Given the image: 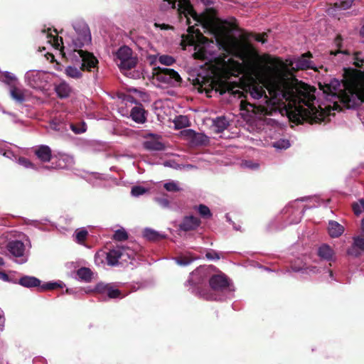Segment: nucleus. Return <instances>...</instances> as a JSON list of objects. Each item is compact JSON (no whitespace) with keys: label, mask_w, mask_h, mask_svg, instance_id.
Segmentation results:
<instances>
[{"label":"nucleus","mask_w":364,"mask_h":364,"mask_svg":"<svg viewBox=\"0 0 364 364\" xmlns=\"http://www.w3.org/2000/svg\"><path fill=\"white\" fill-rule=\"evenodd\" d=\"M341 41L340 36L336 37V48L330 51L331 58H335L333 62L340 63L351 58L353 64L360 70H346L342 83L333 78L323 85L319 84L327 104H319L314 95L315 89L299 82L282 60H270L268 63L272 67L262 70L259 55L252 46H247L248 56L245 60V69L260 78L259 82L253 79L249 87L250 94L254 99H262L264 105H255L242 100L240 109L251 110L255 114L264 117L265 129L269 130L270 138L274 139L270 145L276 150L287 149L291 143L286 138L277 139L276 135L283 132V125L278 118L267 116L286 115L297 124L304 122L313 124L326 121L331 115V111L341 109V105L348 109L355 108L360 105L364 107V55L356 53L350 56V52L343 48Z\"/></svg>","instance_id":"1"},{"label":"nucleus","mask_w":364,"mask_h":364,"mask_svg":"<svg viewBox=\"0 0 364 364\" xmlns=\"http://www.w3.org/2000/svg\"><path fill=\"white\" fill-rule=\"evenodd\" d=\"M177 9L182 23L188 26L187 31L191 36V43L194 44L193 56L195 58L207 61L210 63L214 78L207 82H202L200 92L205 91L208 96L215 90L223 95L232 90L228 82L220 77L232 75L234 72H241L245 69L239 62L235 61L228 56L221 57L215 52V47L221 46L224 50L229 51L227 45H223L218 39L222 33V22L216 15L213 9H206L204 12L198 14L193 9L188 0H178L176 4L173 0H163L160 9L166 11Z\"/></svg>","instance_id":"2"},{"label":"nucleus","mask_w":364,"mask_h":364,"mask_svg":"<svg viewBox=\"0 0 364 364\" xmlns=\"http://www.w3.org/2000/svg\"><path fill=\"white\" fill-rule=\"evenodd\" d=\"M75 33L70 37V42L68 46H64L62 38H58L50 31H43L41 38L46 41L52 48L59 50L63 55L71 61H79L81 58L88 63V66H96L98 60L90 52L81 48L91 43L92 36L88 25L81 19L75 20L73 23Z\"/></svg>","instance_id":"3"},{"label":"nucleus","mask_w":364,"mask_h":364,"mask_svg":"<svg viewBox=\"0 0 364 364\" xmlns=\"http://www.w3.org/2000/svg\"><path fill=\"white\" fill-rule=\"evenodd\" d=\"M210 277V267H200L190 274L188 283L191 286L190 290L193 294L206 300L216 301L218 296L215 294H208L206 292V290H200V287Z\"/></svg>","instance_id":"4"},{"label":"nucleus","mask_w":364,"mask_h":364,"mask_svg":"<svg viewBox=\"0 0 364 364\" xmlns=\"http://www.w3.org/2000/svg\"><path fill=\"white\" fill-rule=\"evenodd\" d=\"M153 83L161 88L176 87L180 85L181 77L176 70L169 68H154L153 71Z\"/></svg>","instance_id":"5"},{"label":"nucleus","mask_w":364,"mask_h":364,"mask_svg":"<svg viewBox=\"0 0 364 364\" xmlns=\"http://www.w3.org/2000/svg\"><path fill=\"white\" fill-rule=\"evenodd\" d=\"M114 60L121 70H128L134 68L137 63V58L134 55L132 50L124 46L114 53Z\"/></svg>","instance_id":"6"},{"label":"nucleus","mask_w":364,"mask_h":364,"mask_svg":"<svg viewBox=\"0 0 364 364\" xmlns=\"http://www.w3.org/2000/svg\"><path fill=\"white\" fill-rule=\"evenodd\" d=\"M209 285L210 290H206L208 294H213L218 296L217 300H222V296L219 294L220 292L230 289V282L228 278L223 274L210 275L209 279Z\"/></svg>","instance_id":"7"},{"label":"nucleus","mask_w":364,"mask_h":364,"mask_svg":"<svg viewBox=\"0 0 364 364\" xmlns=\"http://www.w3.org/2000/svg\"><path fill=\"white\" fill-rule=\"evenodd\" d=\"M25 82L32 88L40 89L46 82V74L41 70H28L25 74Z\"/></svg>","instance_id":"8"},{"label":"nucleus","mask_w":364,"mask_h":364,"mask_svg":"<svg viewBox=\"0 0 364 364\" xmlns=\"http://www.w3.org/2000/svg\"><path fill=\"white\" fill-rule=\"evenodd\" d=\"M7 250L12 256L17 258L16 262L19 264L27 262L28 257L25 255L26 246L22 241L18 240L9 241L7 244Z\"/></svg>","instance_id":"9"},{"label":"nucleus","mask_w":364,"mask_h":364,"mask_svg":"<svg viewBox=\"0 0 364 364\" xmlns=\"http://www.w3.org/2000/svg\"><path fill=\"white\" fill-rule=\"evenodd\" d=\"M364 252V218L361 221L360 232L353 237V243L347 250L350 256L357 257Z\"/></svg>","instance_id":"10"},{"label":"nucleus","mask_w":364,"mask_h":364,"mask_svg":"<svg viewBox=\"0 0 364 364\" xmlns=\"http://www.w3.org/2000/svg\"><path fill=\"white\" fill-rule=\"evenodd\" d=\"M74 63H80V66L77 68L74 65H68L65 68V74L70 78L75 80H79L82 77V71L84 70H87L88 71H92V68H97L96 66H88V63H87L82 58L79 61H73Z\"/></svg>","instance_id":"11"},{"label":"nucleus","mask_w":364,"mask_h":364,"mask_svg":"<svg viewBox=\"0 0 364 364\" xmlns=\"http://www.w3.org/2000/svg\"><path fill=\"white\" fill-rule=\"evenodd\" d=\"M311 57V54L308 52L305 54L301 55L299 58H293L290 60L289 65L293 69L296 70H306V69H313L316 70V65L314 63L310 60V58Z\"/></svg>","instance_id":"12"},{"label":"nucleus","mask_w":364,"mask_h":364,"mask_svg":"<svg viewBox=\"0 0 364 364\" xmlns=\"http://www.w3.org/2000/svg\"><path fill=\"white\" fill-rule=\"evenodd\" d=\"M128 250L124 248L117 247L109 250L108 252H105V257L107 263L108 265L114 266L118 264V261L120 258L127 256L131 257V255L127 252Z\"/></svg>","instance_id":"13"},{"label":"nucleus","mask_w":364,"mask_h":364,"mask_svg":"<svg viewBox=\"0 0 364 364\" xmlns=\"http://www.w3.org/2000/svg\"><path fill=\"white\" fill-rule=\"evenodd\" d=\"M183 134L191 144L193 146H200L209 141L208 137L203 133H198L193 129L183 131Z\"/></svg>","instance_id":"14"},{"label":"nucleus","mask_w":364,"mask_h":364,"mask_svg":"<svg viewBox=\"0 0 364 364\" xmlns=\"http://www.w3.org/2000/svg\"><path fill=\"white\" fill-rule=\"evenodd\" d=\"M201 224L200 220L193 215H188L183 218L179 225L180 230L183 231H190L197 229Z\"/></svg>","instance_id":"15"},{"label":"nucleus","mask_w":364,"mask_h":364,"mask_svg":"<svg viewBox=\"0 0 364 364\" xmlns=\"http://www.w3.org/2000/svg\"><path fill=\"white\" fill-rule=\"evenodd\" d=\"M52 164L56 168H69L74 164V159L71 156L67 154H60L58 156L53 158Z\"/></svg>","instance_id":"16"},{"label":"nucleus","mask_w":364,"mask_h":364,"mask_svg":"<svg viewBox=\"0 0 364 364\" xmlns=\"http://www.w3.org/2000/svg\"><path fill=\"white\" fill-rule=\"evenodd\" d=\"M33 153L41 162H48L53 158L51 149L47 145H39L34 147Z\"/></svg>","instance_id":"17"},{"label":"nucleus","mask_w":364,"mask_h":364,"mask_svg":"<svg viewBox=\"0 0 364 364\" xmlns=\"http://www.w3.org/2000/svg\"><path fill=\"white\" fill-rule=\"evenodd\" d=\"M318 257L327 262H334L336 259L335 251L327 244L321 245L317 251Z\"/></svg>","instance_id":"18"},{"label":"nucleus","mask_w":364,"mask_h":364,"mask_svg":"<svg viewBox=\"0 0 364 364\" xmlns=\"http://www.w3.org/2000/svg\"><path fill=\"white\" fill-rule=\"evenodd\" d=\"M54 90L58 97L61 99L67 98L72 92V88L65 81H62L55 85Z\"/></svg>","instance_id":"19"},{"label":"nucleus","mask_w":364,"mask_h":364,"mask_svg":"<svg viewBox=\"0 0 364 364\" xmlns=\"http://www.w3.org/2000/svg\"><path fill=\"white\" fill-rule=\"evenodd\" d=\"M26 90L21 89L16 85H11L9 94L12 100L17 103H23L26 100Z\"/></svg>","instance_id":"20"},{"label":"nucleus","mask_w":364,"mask_h":364,"mask_svg":"<svg viewBox=\"0 0 364 364\" xmlns=\"http://www.w3.org/2000/svg\"><path fill=\"white\" fill-rule=\"evenodd\" d=\"M328 232L331 237H338L343 233L344 227L336 221L330 220L328 226Z\"/></svg>","instance_id":"21"},{"label":"nucleus","mask_w":364,"mask_h":364,"mask_svg":"<svg viewBox=\"0 0 364 364\" xmlns=\"http://www.w3.org/2000/svg\"><path fill=\"white\" fill-rule=\"evenodd\" d=\"M286 213H291L296 215V218L291 221V223H298L304 215V208H298V202L295 201L286 208Z\"/></svg>","instance_id":"22"},{"label":"nucleus","mask_w":364,"mask_h":364,"mask_svg":"<svg viewBox=\"0 0 364 364\" xmlns=\"http://www.w3.org/2000/svg\"><path fill=\"white\" fill-rule=\"evenodd\" d=\"M144 114V109L139 105L132 109L130 117L136 123H144L146 120Z\"/></svg>","instance_id":"23"},{"label":"nucleus","mask_w":364,"mask_h":364,"mask_svg":"<svg viewBox=\"0 0 364 364\" xmlns=\"http://www.w3.org/2000/svg\"><path fill=\"white\" fill-rule=\"evenodd\" d=\"M143 145L144 149L149 151H162L165 148V146L162 142L155 139L146 140Z\"/></svg>","instance_id":"24"},{"label":"nucleus","mask_w":364,"mask_h":364,"mask_svg":"<svg viewBox=\"0 0 364 364\" xmlns=\"http://www.w3.org/2000/svg\"><path fill=\"white\" fill-rule=\"evenodd\" d=\"M18 284L27 288L38 287L41 284V281L32 276H23L19 279Z\"/></svg>","instance_id":"25"},{"label":"nucleus","mask_w":364,"mask_h":364,"mask_svg":"<svg viewBox=\"0 0 364 364\" xmlns=\"http://www.w3.org/2000/svg\"><path fill=\"white\" fill-rule=\"evenodd\" d=\"M229 125V122L226 117L222 116L218 117L213 119V127L215 129V131L218 133L223 132Z\"/></svg>","instance_id":"26"},{"label":"nucleus","mask_w":364,"mask_h":364,"mask_svg":"<svg viewBox=\"0 0 364 364\" xmlns=\"http://www.w3.org/2000/svg\"><path fill=\"white\" fill-rule=\"evenodd\" d=\"M0 81L11 87V85H16L18 79L14 73L9 71H4L0 73Z\"/></svg>","instance_id":"27"},{"label":"nucleus","mask_w":364,"mask_h":364,"mask_svg":"<svg viewBox=\"0 0 364 364\" xmlns=\"http://www.w3.org/2000/svg\"><path fill=\"white\" fill-rule=\"evenodd\" d=\"M197 259L198 257H193L191 253L188 252L174 258V260L180 266H187Z\"/></svg>","instance_id":"28"},{"label":"nucleus","mask_w":364,"mask_h":364,"mask_svg":"<svg viewBox=\"0 0 364 364\" xmlns=\"http://www.w3.org/2000/svg\"><path fill=\"white\" fill-rule=\"evenodd\" d=\"M194 209L199 213V215L205 219H209L212 217V213L210 208L203 204L195 206Z\"/></svg>","instance_id":"29"},{"label":"nucleus","mask_w":364,"mask_h":364,"mask_svg":"<svg viewBox=\"0 0 364 364\" xmlns=\"http://www.w3.org/2000/svg\"><path fill=\"white\" fill-rule=\"evenodd\" d=\"M78 277L85 282H90L92 279V272L87 267H82L77 272Z\"/></svg>","instance_id":"30"},{"label":"nucleus","mask_w":364,"mask_h":364,"mask_svg":"<svg viewBox=\"0 0 364 364\" xmlns=\"http://www.w3.org/2000/svg\"><path fill=\"white\" fill-rule=\"evenodd\" d=\"M164 188L168 192H178L182 190L178 181L170 180L164 184Z\"/></svg>","instance_id":"31"},{"label":"nucleus","mask_w":364,"mask_h":364,"mask_svg":"<svg viewBox=\"0 0 364 364\" xmlns=\"http://www.w3.org/2000/svg\"><path fill=\"white\" fill-rule=\"evenodd\" d=\"M175 128L177 129L186 127L189 125V120L187 117L180 115L176 117L173 121Z\"/></svg>","instance_id":"32"},{"label":"nucleus","mask_w":364,"mask_h":364,"mask_svg":"<svg viewBox=\"0 0 364 364\" xmlns=\"http://www.w3.org/2000/svg\"><path fill=\"white\" fill-rule=\"evenodd\" d=\"M259 166L260 164L258 161L251 159L243 160L241 162V167L243 168L255 171L259 169Z\"/></svg>","instance_id":"33"},{"label":"nucleus","mask_w":364,"mask_h":364,"mask_svg":"<svg viewBox=\"0 0 364 364\" xmlns=\"http://www.w3.org/2000/svg\"><path fill=\"white\" fill-rule=\"evenodd\" d=\"M16 163H18L19 165L22 166L26 168H31L34 170L37 169L36 165L33 163H32L29 159L25 157H18L17 159Z\"/></svg>","instance_id":"34"},{"label":"nucleus","mask_w":364,"mask_h":364,"mask_svg":"<svg viewBox=\"0 0 364 364\" xmlns=\"http://www.w3.org/2000/svg\"><path fill=\"white\" fill-rule=\"evenodd\" d=\"M64 284L61 281L55 282H47L41 286V289L42 290H48V289H55L57 288H63Z\"/></svg>","instance_id":"35"},{"label":"nucleus","mask_w":364,"mask_h":364,"mask_svg":"<svg viewBox=\"0 0 364 364\" xmlns=\"http://www.w3.org/2000/svg\"><path fill=\"white\" fill-rule=\"evenodd\" d=\"M143 235L149 240H155L159 237V234L151 228H145L143 232Z\"/></svg>","instance_id":"36"},{"label":"nucleus","mask_w":364,"mask_h":364,"mask_svg":"<svg viewBox=\"0 0 364 364\" xmlns=\"http://www.w3.org/2000/svg\"><path fill=\"white\" fill-rule=\"evenodd\" d=\"M128 238V235L125 229L121 228L117 230L114 234V239L118 241H124Z\"/></svg>","instance_id":"37"},{"label":"nucleus","mask_w":364,"mask_h":364,"mask_svg":"<svg viewBox=\"0 0 364 364\" xmlns=\"http://www.w3.org/2000/svg\"><path fill=\"white\" fill-rule=\"evenodd\" d=\"M70 129L73 130V132L75 134H82L85 132L87 129V125L85 122H80L77 124H70Z\"/></svg>","instance_id":"38"},{"label":"nucleus","mask_w":364,"mask_h":364,"mask_svg":"<svg viewBox=\"0 0 364 364\" xmlns=\"http://www.w3.org/2000/svg\"><path fill=\"white\" fill-rule=\"evenodd\" d=\"M159 61L162 65L168 66L174 63L175 59L171 55H161L159 56Z\"/></svg>","instance_id":"39"},{"label":"nucleus","mask_w":364,"mask_h":364,"mask_svg":"<svg viewBox=\"0 0 364 364\" xmlns=\"http://www.w3.org/2000/svg\"><path fill=\"white\" fill-rule=\"evenodd\" d=\"M353 210L355 215L361 214L364 211V200L360 199L358 202L353 203Z\"/></svg>","instance_id":"40"},{"label":"nucleus","mask_w":364,"mask_h":364,"mask_svg":"<svg viewBox=\"0 0 364 364\" xmlns=\"http://www.w3.org/2000/svg\"><path fill=\"white\" fill-rule=\"evenodd\" d=\"M148 190L140 186H135L132 188L131 193L134 197H139L146 193Z\"/></svg>","instance_id":"41"},{"label":"nucleus","mask_w":364,"mask_h":364,"mask_svg":"<svg viewBox=\"0 0 364 364\" xmlns=\"http://www.w3.org/2000/svg\"><path fill=\"white\" fill-rule=\"evenodd\" d=\"M291 268H292V270L296 272H306L308 274H316L318 272V269L316 267H306L305 269H302V268H299V267H292Z\"/></svg>","instance_id":"42"},{"label":"nucleus","mask_w":364,"mask_h":364,"mask_svg":"<svg viewBox=\"0 0 364 364\" xmlns=\"http://www.w3.org/2000/svg\"><path fill=\"white\" fill-rule=\"evenodd\" d=\"M106 259L105 252L102 251L97 252L95 255V262L97 265L104 263V259Z\"/></svg>","instance_id":"43"},{"label":"nucleus","mask_w":364,"mask_h":364,"mask_svg":"<svg viewBox=\"0 0 364 364\" xmlns=\"http://www.w3.org/2000/svg\"><path fill=\"white\" fill-rule=\"evenodd\" d=\"M110 285L103 284V283H99L97 284L95 287V291L100 294H107L108 289L109 288Z\"/></svg>","instance_id":"44"},{"label":"nucleus","mask_w":364,"mask_h":364,"mask_svg":"<svg viewBox=\"0 0 364 364\" xmlns=\"http://www.w3.org/2000/svg\"><path fill=\"white\" fill-rule=\"evenodd\" d=\"M107 296L111 299H115L120 297L121 292L119 289L113 288L112 287H109L108 291H107Z\"/></svg>","instance_id":"45"},{"label":"nucleus","mask_w":364,"mask_h":364,"mask_svg":"<svg viewBox=\"0 0 364 364\" xmlns=\"http://www.w3.org/2000/svg\"><path fill=\"white\" fill-rule=\"evenodd\" d=\"M87 235V231L85 230H80L76 232L75 237L78 242H82Z\"/></svg>","instance_id":"46"},{"label":"nucleus","mask_w":364,"mask_h":364,"mask_svg":"<svg viewBox=\"0 0 364 364\" xmlns=\"http://www.w3.org/2000/svg\"><path fill=\"white\" fill-rule=\"evenodd\" d=\"M155 201L163 208H168L170 206V202L165 198H156Z\"/></svg>","instance_id":"47"},{"label":"nucleus","mask_w":364,"mask_h":364,"mask_svg":"<svg viewBox=\"0 0 364 364\" xmlns=\"http://www.w3.org/2000/svg\"><path fill=\"white\" fill-rule=\"evenodd\" d=\"M163 164L166 167H171V168H173L176 169V170L181 169V165L177 164L173 160L166 161L164 162Z\"/></svg>","instance_id":"48"},{"label":"nucleus","mask_w":364,"mask_h":364,"mask_svg":"<svg viewBox=\"0 0 364 364\" xmlns=\"http://www.w3.org/2000/svg\"><path fill=\"white\" fill-rule=\"evenodd\" d=\"M205 257H207V259H210V260L220 259L219 254L217 252L213 251V250L207 252L205 255Z\"/></svg>","instance_id":"49"},{"label":"nucleus","mask_w":364,"mask_h":364,"mask_svg":"<svg viewBox=\"0 0 364 364\" xmlns=\"http://www.w3.org/2000/svg\"><path fill=\"white\" fill-rule=\"evenodd\" d=\"M4 156L8 158V159H10L13 161H17V157L9 149H6L5 152H4Z\"/></svg>","instance_id":"50"},{"label":"nucleus","mask_w":364,"mask_h":364,"mask_svg":"<svg viewBox=\"0 0 364 364\" xmlns=\"http://www.w3.org/2000/svg\"><path fill=\"white\" fill-rule=\"evenodd\" d=\"M33 364H47V360L43 357L38 356L33 358Z\"/></svg>","instance_id":"51"},{"label":"nucleus","mask_w":364,"mask_h":364,"mask_svg":"<svg viewBox=\"0 0 364 364\" xmlns=\"http://www.w3.org/2000/svg\"><path fill=\"white\" fill-rule=\"evenodd\" d=\"M154 26L156 28H159L161 30H168V29L172 28V27L168 24L159 23H155Z\"/></svg>","instance_id":"52"},{"label":"nucleus","mask_w":364,"mask_h":364,"mask_svg":"<svg viewBox=\"0 0 364 364\" xmlns=\"http://www.w3.org/2000/svg\"><path fill=\"white\" fill-rule=\"evenodd\" d=\"M354 0H341V6L343 9H347L350 6Z\"/></svg>","instance_id":"53"},{"label":"nucleus","mask_w":364,"mask_h":364,"mask_svg":"<svg viewBox=\"0 0 364 364\" xmlns=\"http://www.w3.org/2000/svg\"><path fill=\"white\" fill-rule=\"evenodd\" d=\"M5 319L4 317V314L1 310H0V331H3L4 326Z\"/></svg>","instance_id":"54"},{"label":"nucleus","mask_w":364,"mask_h":364,"mask_svg":"<svg viewBox=\"0 0 364 364\" xmlns=\"http://www.w3.org/2000/svg\"><path fill=\"white\" fill-rule=\"evenodd\" d=\"M255 40L258 42H261L262 43H264L267 41L266 39L264 38V35L262 36V35H257L255 36Z\"/></svg>","instance_id":"55"},{"label":"nucleus","mask_w":364,"mask_h":364,"mask_svg":"<svg viewBox=\"0 0 364 364\" xmlns=\"http://www.w3.org/2000/svg\"><path fill=\"white\" fill-rule=\"evenodd\" d=\"M0 279L3 281H8L9 277L6 273L0 272Z\"/></svg>","instance_id":"56"},{"label":"nucleus","mask_w":364,"mask_h":364,"mask_svg":"<svg viewBox=\"0 0 364 364\" xmlns=\"http://www.w3.org/2000/svg\"><path fill=\"white\" fill-rule=\"evenodd\" d=\"M194 166L191 164L181 165V168L191 169L193 168Z\"/></svg>","instance_id":"57"},{"label":"nucleus","mask_w":364,"mask_h":364,"mask_svg":"<svg viewBox=\"0 0 364 364\" xmlns=\"http://www.w3.org/2000/svg\"><path fill=\"white\" fill-rule=\"evenodd\" d=\"M205 6L210 5L213 2L211 0H200Z\"/></svg>","instance_id":"58"},{"label":"nucleus","mask_w":364,"mask_h":364,"mask_svg":"<svg viewBox=\"0 0 364 364\" xmlns=\"http://www.w3.org/2000/svg\"><path fill=\"white\" fill-rule=\"evenodd\" d=\"M6 149H4V148H0V154L4 156V152L6 151Z\"/></svg>","instance_id":"59"},{"label":"nucleus","mask_w":364,"mask_h":364,"mask_svg":"<svg viewBox=\"0 0 364 364\" xmlns=\"http://www.w3.org/2000/svg\"><path fill=\"white\" fill-rule=\"evenodd\" d=\"M328 274H329V277H330L332 279H333V272H332V271H331V270H328Z\"/></svg>","instance_id":"60"},{"label":"nucleus","mask_w":364,"mask_h":364,"mask_svg":"<svg viewBox=\"0 0 364 364\" xmlns=\"http://www.w3.org/2000/svg\"><path fill=\"white\" fill-rule=\"evenodd\" d=\"M4 265V261L2 257H0V267Z\"/></svg>","instance_id":"61"},{"label":"nucleus","mask_w":364,"mask_h":364,"mask_svg":"<svg viewBox=\"0 0 364 364\" xmlns=\"http://www.w3.org/2000/svg\"><path fill=\"white\" fill-rule=\"evenodd\" d=\"M3 112L4 114H9V115H13L11 112H5V111H4Z\"/></svg>","instance_id":"62"}]
</instances>
